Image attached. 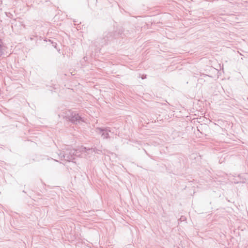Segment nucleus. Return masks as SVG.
I'll return each mask as SVG.
<instances>
[{"label": "nucleus", "mask_w": 248, "mask_h": 248, "mask_svg": "<svg viewBox=\"0 0 248 248\" xmlns=\"http://www.w3.org/2000/svg\"><path fill=\"white\" fill-rule=\"evenodd\" d=\"M68 113L65 117L68 119L71 122L73 123L78 124L80 121H82V118L78 115V114L71 112L70 110L68 111Z\"/></svg>", "instance_id": "obj_2"}, {"label": "nucleus", "mask_w": 248, "mask_h": 248, "mask_svg": "<svg viewBox=\"0 0 248 248\" xmlns=\"http://www.w3.org/2000/svg\"><path fill=\"white\" fill-rule=\"evenodd\" d=\"M77 151L74 149L68 148L62 152L59 151L56 153L57 155H53V157L61 160H64L67 161H71L74 159V155H76Z\"/></svg>", "instance_id": "obj_1"}, {"label": "nucleus", "mask_w": 248, "mask_h": 248, "mask_svg": "<svg viewBox=\"0 0 248 248\" xmlns=\"http://www.w3.org/2000/svg\"><path fill=\"white\" fill-rule=\"evenodd\" d=\"M95 132L98 134L101 135L103 139H108L109 138V132L110 130L108 128L97 127L95 129Z\"/></svg>", "instance_id": "obj_3"}, {"label": "nucleus", "mask_w": 248, "mask_h": 248, "mask_svg": "<svg viewBox=\"0 0 248 248\" xmlns=\"http://www.w3.org/2000/svg\"><path fill=\"white\" fill-rule=\"evenodd\" d=\"M54 160L56 162H58V160H57L56 159H54Z\"/></svg>", "instance_id": "obj_5"}, {"label": "nucleus", "mask_w": 248, "mask_h": 248, "mask_svg": "<svg viewBox=\"0 0 248 248\" xmlns=\"http://www.w3.org/2000/svg\"><path fill=\"white\" fill-rule=\"evenodd\" d=\"M80 152L82 155L85 157L90 154L93 153L98 154L101 151L98 150H95V148H87L86 147H81L80 148Z\"/></svg>", "instance_id": "obj_4"}]
</instances>
